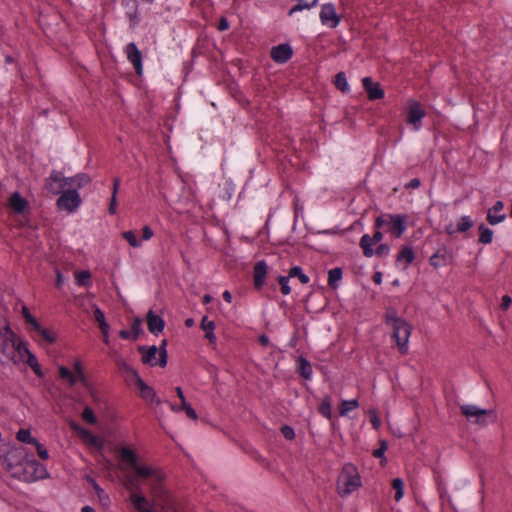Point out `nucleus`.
I'll return each mask as SVG.
<instances>
[{"label":"nucleus","mask_w":512,"mask_h":512,"mask_svg":"<svg viewBox=\"0 0 512 512\" xmlns=\"http://www.w3.org/2000/svg\"><path fill=\"white\" fill-rule=\"evenodd\" d=\"M87 178L84 175L65 177L62 172L53 170L46 179V189L52 194H62L68 188H80Z\"/></svg>","instance_id":"5"},{"label":"nucleus","mask_w":512,"mask_h":512,"mask_svg":"<svg viewBox=\"0 0 512 512\" xmlns=\"http://www.w3.org/2000/svg\"><path fill=\"white\" fill-rule=\"evenodd\" d=\"M334 84L337 89L346 93L350 90L347 78L344 72H339L335 75Z\"/></svg>","instance_id":"31"},{"label":"nucleus","mask_w":512,"mask_h":512,"mask_svg":"<svg viewBox=\"0 0 512 512\" xmlns=\"http://www.w3.org/2000/svg\"><path fill=\"white\" fill-rule=\"evenodd\" d=\"M37 332L48 343H53L56 340V337L53 334V332L48 329L41 327L40 330H38Z\"/></svg>","instance_id":"46"},{"label":"nucleus","mask_w":512,"mask_h":512,"mask_svg":"<svg viewBox=\"0 0 512 512\" xmlns=\"http://www.w3.org/2000/svg\"><path fill=\"white\" fill-rule=\"evenodd\" d=\"M63 276L59 270H56V286L57 288H61L63 284Z\"/></svg>","instance_id":"64"},{"label":"nucleus","mask_w":512,"mask_h":512,"mask_svg":"<svg viewBox=\"0 0 512 512\" xmlns=\"http://www.w3.org/2000/svg\"><path fill=\"white\" fill-rule=\"evenodd\" d=\"M281 433L282 435L287 439V440H293L295 438V433H294V430L292 427L288 426V425H284L282 428H281Z\"/></svg>","instance_id":"52"},{"label":"nucleus","mask_w":512,"mask_h":512,"mask_svg":"<svg viewBox=\"0 0 512 512\" xmlns=\"http://www.w3.org/2000/svg\"><path fill=\"white\" fill-rule=\"evenodd\" d=\"M319 18L322 25L332 29L336 28L341 21L340 16L336 12L335 6L331 3L322 5Z\"/></svg>","instance_id":"12"},{"label":"nucleus","mask_w":512,"mask_h":512,"mask_svg":"<svg viewBox=\"0 0 512 512\" xmlns=\"http://www.w3.org/2000/svg\"><path fill=\"white\" fill-rule=\"evenodd\" d=\"M318 0H297V4L291 7V9L288 11V16H292L296 12H300L304 9H311L317 6Z\"/></svg>","instance_id":"26"},{"label":"nucleus","mask_w":512,"mask_h":512,"mask_svg":"<svg viewBox=\"0 0 512 512\" xmlns=\"http://www.w3.org/2000/svg\"><path fill=\"white\" fill-rule=\"evenodd\" d=\"M17 439L20 442L35 444L38 440L31 436V433L28 429H20L16 434Z\"/></svg>","instance_id":"35"},{"label":"nucleus","mask_w":512,"mask_h":512,"mask_svg":"<svg viewBox=\"0 0 512 512\" xmlns=\"http://www.w3.org/2000/svg\"><path fill=\"white\" fill-rule=\"evenodd\" d=\"M267 275V265L265 261H259L254 266L253 278L254 285L257 289L261 288L264 284Z\"/></svg>","instance_id":"21"},{"label":"nucleus","mask_w":512,"mask_h":512,"mask_svg":"<svg viewBox=\"0 0 512 512\" xmlns=\"http://www.w3.org/2000/svg\"><path fill=\"white\" fill-rule=\"evenodd\" d=\"M362 84L367 92V96L369 100H378L382 99L385 96L384 90L380 87L379 83H374L370 77H364L362 79Z\"/></svg>","instance_id":"17"},{"label":"nucleus","mask_w":512,"mask_h":512,"mask_svg":"<svg viewBox=\"0 0 512 512\" xmlns=\"http://www.w3.org/2000/svg\"><path fill=\"white\" fill-rule=\"evenodd\" d=\"M229 22L228 20L225 18V17H221L220 20H219V23H218V30L219 31H225L229 28Z\"/></svg>","instance_id":"57"},{"label":"nucleus","mask_w":512,"mask_h":512,"mask_svg":"<svg viewBox=\"0 0 512 512\" xmlns=\"http://www.w3.org/2000/svg\"><path fill=\"white\" fill-rule=\"evenodd\" d=\"M415 259V253L411 246L407 245L402 248L397 256V261H404L406 263L405 268L410 265Z\"/></svg>","instance_id":"25"},{"label":"nucleus","mask_w":512,"mask_h":512,"mask_svg":"<svg viewBox=\"0 0 512 512\" xmlns=\"http://www.w3.org/2000/svg\"><path fill=\"white\" fill-rule=\"evenodd\" d=\"M123 237L129 242V244L132 247H137L139 245L136 239V235L132 231L124 232Z\"/></svg>","instance_id":"53"},{"label":"nucleus","mask_w":512,"mask_h":512,"mask_svg":"<svg viewBox=\"0 0 512 512\" xmlns=\"http://www.w3.org/2000/svg\"><path fill=\"white\" fill-rule=\"evenodd\" d=\"M132 330L134 332V339H136L141 333V319L139 317H136L132 323Z\"/></svg>","instance_id":"54"},{"label":"nucleus","mask_w":512,"mask_h":512,"mask_svg":"<svg viewBox=\"0 0 512 512\" xmlns=\"http://www.w3.org/2000/svg\"><path fill=\"white\" fill-rule=\"evenodd\" d=\"M299 368L298 372L304 379H310L312 375V367L311 364L304 358L300 356L298 359Z\"/></svg>","instance_id":"28"},{"label":"nucleus","mask_w":512,"mask_h":512,"mask_svg":"<svg viewBox=\"0 0 512 512\" xmlns=\"http://www.w3.org/2000/svg\"><path fill=\"white\" fill-rule=\"evenodd\" d=\"M119 185H120L119 178H115L113 181V192H112V197H111L109 209H108L110 214H114L116 212V206H117L116 194H117Z\"/></svg>","instance_id":"36"},{"label":"nucleus","mask_w":512,"mask_h":512,"mask_svg":"<svg viewBox=\"0 0 512 512\" xmlns=\"http://www.w3.org/2000/svg\"><path fill=\"white\" fill-rule=\"evenodd\" d=\"M119 452L121 459L127 462L134 471L133 475H128L126 477L125 487L127 489L135 491L134 493H143L139 484V479H145L147 480L150 493L153 495L154 502L158 498L167 497L168 492L163 486V482L165 480L164 473L157 468L138 464L136 453L129 448L122 447Z\"/></svg>","instance_id":"1"},{"label":"nucleus","mask_w":512,"mask_h":512,"mask_svg":"<svg viewBox=\"0 0 512 512\" xmlns=\"http://www.w3.org/2000/svg\"><path fill=\"white\" fill-rule=\"evenodd\" d=\"M128 16H129V20H130V27L134 28L135 25L138 23L137 13L136 12L129 13Z\"/></svg>","instance_id":"62"},{"label":"nucleus","mask_w":512,"mask_h":512,"mask_svg":"<svg viewBox=\"0 0 512 512\" xmlns=\"http://www.w3.org/2000/svg\"><path fill=\"white\" fill-rule=\"evenodd\" d=\"M181 409L185 411L186 415L192 419L197 420L198 415L196 411L190 406L188 403H184V405H181Z\"/></svg>","instance_id":"50"},{"label":"nucleus","mask_w":512,"mask_h":512,"mask_svg":"<svg viewBox=\"0 0 512 512\" xmlns=\"http://www.w3.org/2000/svg\"><path fill=\"white\" fill-rule=\"evenodd\" d=\"M319 412L327 419L331 418V398L325 396L322 403L319 406Z\"/></svg>","instance_id":"38"},{"label":"nucleus","mask_w":512,"mask_h":512,"mask_svg":"<svg viewBox=\"0 0 512 512\" xmlns=\"http://www.w3.org/2000/svg\"><path fill=\"white\" fill-rule=\"evenodd\" d=\"M80 437L92 446H95L98 448L102 447V442L96 436H94L90 431H88L86 429L81 431Z\"/></svg>","instance_id":"34"},{"label":"nucleus","mask_w":512,"mask_h":512,"mask_svg":"<svg viewBox=\"0 0 512 512\" xmlns=\"http://www.w3.org/2000/svg\"><path fill=\"white\" fill-rule=\"evenodd\" d=\"M342 269L337 267V268H334V269H331L329 270L328 272V284L333 287V288H336L337 287V282L341 280L342 278Z\"/></svg>","instance_id":"32"},{"label":"nucleus","mask_w":512,"mask_h":512,"mask_svg":"<svg viewBox=\"0 0 512 512\" xmlns=\"http://www.w3.org/2000/svg\"><path fill=\"white\" fill-rule=\"evenodd\" d=\"M452 259V252L449 251L447 248L442 247L438 249L437 252L430 257L429 263L434 269L438 270L446 266L448 263H450Z\"/></svg>","instance_id":"14"},{"label":"nucleus","mask_w":512,"mask_h":512,"mask_svg":"<svg viewBox=\"0 0 512 512\" xmlns=\"http://www.w3.org/2000/svg\"><path fill=\"white\" fill-rule=\"evenodd\" d=\"M125 54L128 61L133 65L136 73L141 75L143 71L142 53L134 42L126 45Z\"/></svg>","instance_id":"13"},{"label":"nucleus","mask_w":512,"mask_h":512,"mask_svg":"<svg viewBox=\"0 0 512 512\" xmlns=\"http://www.w3.org/2000/svg\"><path fill=\"white\" fill-rule=\"evenodd\" d=\"M481 233L479 237V241L483 244H488L492 241L493 231L484 226H480Z\"/></svg>","instance_id":"42"},{"label":"nucleus","mask_w":512,"mask_h":512,"mask_svg":"<svg viewBox=\"0 0 512 512\" xmlns=\"http://www.w3.org/2000/svg\"><path fill=\"white\" fill-rule=\"evenodd\" d=\"M82 418L89 424H95L97 422V417L94 415L93 410L88 406L84 408Z\"/></svg>","instance_id":"44"},{"label":"nucleus","mask_w":512,"mask_h":512,"mask_svg":"<svg viewBox=\"0 0 512 512\" xmlns=\"http://www.w3.org/2000/svg\"><path fill=\"white\" fill-rule=\"evenodd\" d=\"M461 411L467 418L476 417V422L482 425L486 424L483 417L494 413L492 410L481 409L474 405H462Z\"/></svg>","instance_id":"18"},{"label":"nucleus","mask_w":512,"mask_h":512,"mask_svg":"<svg viewBox=\"0 0 512 512\" xmlns=\"http://www.w3.org/2000/svg\"><path fill=\"white\" fill-rule=\"evenodd\" d=\"M86 479L92 485V487L94 488L100 503L105 505V506L109 505V502H110L109 496L97 484V482L93 478H91L90 476H87Z\"/></svg>","instance_id":"27"},{"label":"nucleus","mask_w":512,"mask_h":512,"mask_svg":"<svg viewBox=\"0 0 512 512\" xmlns=\"http://www.w3.org/2000/svg\"><path fill=\"white\" fill-rule=\"evenodd\" d=\"M167 340H162L159 347L153 345L150 347L139 346L138 351L141 354V360L144 364L151 366L159 365L165 367L167 365Z\"/></svg>","instance_id":"7"},{"label":"nucleus","mask_w":512,"mask_h":512,"mask_svg":"<svg viewBox=\"0 0 512 512\" xmlns=\"http://www.w3.org/2000/svg\"><path fill=\"white\" fill-rule=\"evenodd\" d=\"M293 55V50L289 44H279L272 47L270 56L272 60L279 64L288 62Z\"/></svg>","instance_id":"15"},{"label":"nucleus","mask_w":512,"mask_h":512,"mask_svg":"<svg viewBox=\"0 0 512 512\" xmlns=\"http://www.w3.org/2000/svg\"><path fill=\"white\" fill-rule=\"evenodd\" d=\"M426 112L422 108L421 104L416 100H409L407 103V123L414 126V129L418 131L421 127V120L425 117Z\"/></svg>","instance_id":"11"},{"label":"nucleus","mask_w":512,"mask_h":512,"mask_svg":"<svg viewBox=\"0 0 512 512\" xmlns=\"http://www.w3.org/2000/svg\"><path fill=\"white\" fill-rule=\"evenodd\" d=\"M135 384L140 389L141 397L144 400L150 402L156 401L157 404L161 403L160 400L156 399L155 390L152 387L148 386L140 377H137V379L135 380Z\"/></svg>","instance_id":"20"},{"label":"nucleus","mask_w":512,"mask_h":512,"mask_svg":"<svg viewBox=\"0 0 512 512\" xmlns=\"http://www.w3.org/2000/svg\"><path fill=\"white\" fill-rule=\"evenodd\" d=\"M368 414L370 416V421L375 429H378L381 425V421L377 415V412L375 409H370L368 411Z\"/></svg>","instance_id":"51"},{"label":"nucleus","mask_w":512,"mask_h":512,"mask_svg":"<svg viewBox=\"0 0 512 512\" xmlns=\"http://www.w3.org/2000/svg\"><path fill=\"white\" fill-rule=\"evenodd\" d=\"M359 407L358 400H344L339 407V413L341 416H345L349 411Z\"/></svg>","instance_id":"33"},{"label":"nucleus","mask_w":512,"mask_h":512,"mask_svg":"<svg viewBox=\"0 0 512 512\" xmlns=\"http://www.w3.org/2000/svg\"><path fill=\"white\" fill-rule=\"evenodd\" d=\"M387 442L385 440H381L380 441V447L376 450L373 451V456L375 458H381L382 459V463L386 461L385 457H384V453L387 449Z\"/></svg>","instance_id":"45"},{"label":"nucleus","mask_w":512,"mask_h":512,"mask_svg":"<svg viewBox=\"0 0 512 512\" xmlns=\"http://www.w3.org/2000/svg\"><path fill=\"white\" fill-rule=\"evenodd\" d=\"M201 328L206 332L205 338L212 344L216 343V336L214 334L215 323L209 320L207 316H204L201 320Z\"/></svg>","instance_id":"24"},{"label":"nucleus","mask_w":512,"mask_h":512,"mask_svg":"<svg viewBox=\"0 0 512 512\" xmlns=\"http://www.w3.org/2000/svg\"><path fill=\"white\" fill-rule=\"evenodd\" d=\"M118 367L123 370L125 373H132V377L136 380L137 377H140L135 369H133L125 360L119 358L117 360Z\"/></svg>","instance_id":"41"},{"label":"nucleus","mask_w":512,"mask_h":512,"mask_svg":"<svg viewBox=\"0 0 512 512\" xmlns=\"http://www.w3.org/2000/svg\"><path fill=\"white\" fill-rule=\"evenodd\" d=\"M74 369H75L74 376H76V381L79 380L83 384H86V379H85V376H84V372H83L82 366H81V364L79 362L75 363Z\"/></svg>","instance_id":"48"},{"label":"nucleus","mask_w":512,"mask_h":512,"mask_svg":"<svg viewBox=\"0 0 512 512\" xmlns=\"http://www.w3.org/2000/svg\"><path fill=\"white\" fill-rule=\"evenodd\" d=\"M512 303V299L509 295H504L502 297V303H501V308L503 310H507L509 308V306L511 305Z\"/></svg>","instance_id":"58"},{"label":"nucleus","mask_w":512,"mask_h":512,"mask_svg":"<svg viewBox=\"0 0 512 512\" xmlns=\"http://www.w3.org/2000/svg\"><path fill=\"white\" fill-rule=\"evenodd\" d=\"M152 236H153V231L148 226H145L144 229H143V238L145 240H148Z\"/></svg>","instance_id":"63"},{"label":"nucleus","mask_w":512,"mask_h":512,"mask_svg":"<svg viewBox=\"0 0 512 512\" xmlns=\"http://www.w3.org/2000/svg\"><path fill=\"white\" fill-rule=\"evenodd\" d=\"M175 190L177 191L171 190L166 195L168 201L175 203H189L193 201V191L182 179L177 180Z\"/></svg>","instance_id":"10"},{"label":"nucleus","mask_w":512,"mask_h":512,"mask_svg":"<svg viewBox=\"0 0 512 512\" xmlns=\"http://www.w3.org/2000/svg\"><path fill=\"white\" fill-rule=\"evenodd\" d=\"M34 445L37 449L39 457L42 460H47L49 457L47 449L42 444H40L38 441Z\"/></svg>","instance_id":"55"},{"label":"nucleus","mask_w":512,"mask_h":512,"mask_svg":"<svg viewBox=\"0 0 512 512\" xmlns=\"http://www.w3.org/2000/svg\"><path fill=\"white\" fill-rule=\"evenodd\" d=\"M288 280H289V275L286 277V276H280L278 278V281H279V284L281 285V292L284 294V295H288L290 293V287L288 285Z\"/></svg>","instance_id":"47"},{"label":"nucleus","mask_w":512,"mask_h":512,"mask_svg":"<svg viewBox=\"0 0 512 512\" xmlns=\"http://www.w3.org/2000/svg\"><path fill=\"white\" fill-rule=\"evenodd\" d=\"M420 180L418 178H413L406 184L407 189H416L420 186Z\"/></svg>","instance_id":"59"},{"label":"nucleus","mask_w":512,"mask_h":512,"mask_svg":"<svg viewBox=\"0 0 512 512\" xmlns=\"http://www.w3.org/2000/svg\"><path fill=\"white\" fill-rule=\"evenodd\" d=\"M383 238V234L380 231H375L373 236L364 235L360 240V246L363 249V254L370 258L374 255L372 246L379 243Z\"/></svg>","instance_id":"16"},{"label":"nucleus","mask_w":512,"mask_h":512,"mask_svg":"<svg viewBox=\"0 0 512 512\" xmlns=\"http://www.w3.org/2000/svg\"><path fill=\"white\" fill-rule=\"evenodd\" d=\"M390 251V248L388 245L386 244H380L376 250H374V254H376L377 256H384V255H387Z\"/></svg>","instance_id":"56"},{"label":"nucleus","mask_w":512,"mask_h":512,"mask_svg":"<svg viewBox=\"0 0 512 512\" xmlns=\"http://www.w3.org/2000/svg\"><path fill=\"white\" fill-rule=\"evenodd\" d=\"M76 282L81 286H89L91 274L87 270L79 271L75 273Z\"/></svg>","instance_id":"37"},{"label":"nucleus","mask_w":512,"mask_h":512,"mask_svg":"<svg viewBox=\"0 0 512 512\" xmlns=\"http://www.w3.org/2000/svg\"><path fill=\"white\" fill-rule=\"evenodd\" d=\"M385 319L387 325H389L393 330L392 337L395 339L400 353L406 354L412 330L411 325L405 319L399 317L396 309L394 308H388L386 310Z\"/></svg>","instance_id":"4"},{"label":"nucleus","mask_w":512,"mask_h":512,"mask_svg":"<svg viewBox=\"0 0 512 512\" xmlns=\"http://www.w3.org/2000/svg\"><path fill=\"white\" fill-rule=\"evenodd\" d=\"M503 203L501 201H497L492 209L488 211L487 220L489 224H498L505 219V214L502 213Z\"/></svg>","instance_id":"22"},{"label":"nucleus","mask_w":512,"mask_h":512,"mask_svg":"<svg viewBox=\"0 0 512 512\" xmlns=\"http://www.w3.org/2000/svg\"><path fill=\"white\" fill-rule=\"evenodd\" d=\"M2 452V464L12 476L23 481H33L40 477L36 473L42 466L35 460H24L21 448L6 445Z\"/></svg>","instance_id":"2"},{"label":"nucleus","mask_w":512,"mask_h":512,"mask_svg":"<svg viewBox=\"0 0 512 512\" xmlns=\"http://www.w3.org/2000/svg\"><path fill=\"white\" fill-rule=\"evenodd\" d=\"M470 227L471 226H448L445 231L452 236L458 232L465 233Z\"/></svg>","instance_id":"49"},{"label":"nucleus","mask_w":512,"mask_h":512,"mask_svg":"<svg viewBox=\"0 0 512 512\" xmlns=\"http://www.w3.org/2000/svg\"><path fill=\"white\" fill-rule=\"evenodd\" d=\"M297 276L302 284H306L309 282V277L302 273V270L299 266H295L289 270V277Z\"/></svg>","instance_id":"40"},{"label":"nucleus","mask_w":512,"mask_h":512,"mask_svg":"<svg viewBox=\"0 0 512 512\" xmlns=\"http://www.w3.org/2000/svg\"><path fill=\"white\" fill-rule=\"evenodd\" d=\"M9 207L15 213H23L27 207V201L19 193L15 192L9 199Z\"/></svg>","instance_id":"23"},{"label":"nucleus","mask_w":512,"mask_h":512,"mask_svg":"<svg viewBox=\"0 0 512 512\" xmlns=\"http://www.w3.org/2000/svg\"><path fill=\"white\" fill-rule=\"evenodd\" d=\"M94 319L98 323L102 334H106L107 331H109L110 326L106 322L104 313L98 307H95L94 309Z\"/></svg>","instance_id":"30"},{"label":"nucleus","mask_w":512,"mask_h":512,"mask_svg":"<svg viewBox=\"0 0 512 512\" xmlns=\"http://www.w3.org/2000/svg\"><path fill=\"white\" fill-rule=\"evenodd\" d=\"M361 486V478L355 465L347 463L343 466L337 479V492L346 497Z\"/></svg>","instance_id":"6"},{"label":"nucleus","mask_w":512,"mask_h":512,"mask_svg":"<svg viewBox=\"0 0 512 512\" xmlns=\"http://www.w3.org/2000/svg\"><path fill=\"white\" fill-rule=\"evenodd\" d=\"M26 362L31 369L35 372L39 377L43 376L40 365L36 359V357L28 350V353H24V361Z\"/></svg>","instance_id":"29"},{"label":"nucleus","mask_w":512,"mask_h":512,"mask_svg":"<svg viewBox=\"0 0 512 512\" xmlns=\"http://www.w3.org/2000/svg\"><path fill=\"white\" fill-rule=\"evenodd\" d=\"M59 375L61 378L67 379L71 385L76 383V376H74V374L64 366L59 367Z\"/></svg>","instance_id":"43"},{"label":"nucleus","mask_w":512,"mask_h":512,"mask_svg":"<svg viewBox=\"0 0 512 512\" xmlns=\"http://www.w3.org/2000/svg\"><path fill=\"white\" fill-rule=\"evenodd\" d=\"M165 498H158L154 502L153 495L150 493V499L143 493H131L129 501L138 512H154L153 507H163L162 502Z\"/></svg>","instance_id":"8"},{"label":"nucleus","mask_w":512,"mask_h":512,"mask_svg":"<svg viewBox=\"0 0 512 512\" xmlns=\"http://www.w3.org/2000/svg\"><path fill=\"white\" fill-rule=\"evenodd\" d=\"M24 353H28V348L17 340L9 323L5 321L4 326L0 327V363L18 365L24 361Z\"/></svg>","instance_id":"3"},{"label":"nucleus","mask_w":512,"mask_h":512,"mask_svg":"<svg viewBox=\"0 0 512 512\" xmlns=\"http://www.w3.org/2000/svg\"><path fill=\"white\" fill-rule=\"evenodd\" d=\"M404 228L405 226H395L394 229L392 230V235L396 238L401 237V235L404 232Z\"/></svg>","instance_id":"60"},{"label":"nucleus","mask_w":512,"mask_h":512,"mask_svg":"<svg viewBox=\"0 0 512 512\" xmlns=\"http://www.w3.org/2000/svg\"><path fill=\"white\" fill-rule=\"evenodd\" d=\"M146 320L149 331L154 335H158L163 331L165 326L164 320L160 316L154 314L152 310L147 313Z\"/></svg>","instance_id":"19"},{"label":"nucleus","mask_w":512,"mask_h":512,"mask_svg":"<svg viewBox=\"0 0 512 512\" xmlns=\"http://www.w3.org/2000/svg\"><path fill=\"white\" fill-rule=\"evenodd\" d=\"M22 314L27 323H29L34 318L26 306L22 307Z\"/></svg>","instance_id":"61"},{"label":"nucleus","mask_w":512,"mask_h":512,"mask_svg":"<svg viewBox=\"0 0 512 512\" xmlns=\"http://www.w3.org/2000/svg\"><path fill=\"white\" fill-rule=\"evenodd\" d=\"M392 487L396 490L395 500L398 502L404 495V483L402 479L395 478L392 480Z\"/></svg>","instance_id":"39"},{"label":"nucleus","mask_w":512,"mask_h":512,"mask_svg":"<svg viewBox=\"0 0 512 512\" xmlns=\"http://www.w3.org/2000/svg\"><path fill=\"white\" fill-rule=\"evenodd\" d=\"M81 204V198L76 187L68 188L62 192L57 200V206L62 211L73 212Z\"/></svg>","instance_id":"9"}]
</instances>
